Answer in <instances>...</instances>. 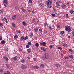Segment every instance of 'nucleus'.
I'll return each mask as SVG.
<instances>
[{"label":"nucleus","instance_id":"obj_1","mask_svg":"<svg viewBox=\"0 0 74 74\" xmlns=\"http://www.w3.org/2000/svg\"><path fill=\"white\" fill-rule=\"evenodd\" d=\"M46 3H47V8H51L52 7L51 5L52 4V0H47L46 1Z\"/></svg>","mask_w":74,"mask_h":74},{"label":"nucleus","instance_id":"obj_2","mask_svg":"<svg viewBox=\"0 0 74 74\" xmlns=\"http://www.w3.org/2000/svg\"><path fill=\"white\" fill-rule=\"evenodd\" d=\"M49 54L48 53H45L43 56L42 59L43 60H45V59H48L49 58Z\"/></svg>","mask_w":74,"mask_h":74},{"label":"nucleus","instance_id":"obj_3","mask_svg":"<svg viewBox=\"0 0 74 74\" xmlns=\"http://www.w3.org/2000/svg\"><path fill=\"white\" fill-rule=\"evenodd\" d=\"M65 29L66 31L68 32V33H70V32L71 31V27L68 26H66L65 27Z\"/></svg>","mask_w":74,"mask_h":74},{"label":"nucleus","instance_id":"obj_4","mask_svg":"<svg viewBox=\"0 0 74 74\" xmlns=\"http://www.w3.org/2000/svg\"><path fill=\"white\" fill-rule=\"evenodd\" d=\"M56 7H57V8H60V5H59V2H57L56 3Z\"/></svg>","mask_w":74,"mask_h":74},{"label":"nucleus","instance_id":"obj_5","mask_svg":"<svg viewBox=\"0 0 74 74\" xmlns=\"http://www.w3.org/2000/svg\"><path fill=\"white\" fill-rule=\"evenodd\" d=\"M40 45H43L44 47H45L46 46V42H42L41 43H40Z\"/></svg>","mask_w":74,"mask_h":74},{"label":"nucleus","instance_id":"obj_6","mask_svg":"<svg viewBox=\"0 0 74 74\" xmlns=\"http://www.w3.org/2000/svg\"><path fill=\"white\" fill-rule=\"evenodd\" d=\"M3 59L6 61V62H8V58L6 57V56H3Z\"/></svg>","mask_w":74,"mask_h":74},{"label":"nucleus","instance_id":"obj_7","mask_svg":"<svg viewBox=\"0 0 74 74\" xmlns=\"http://www.w3.org/2000/svg\"><path fill=\"white\" fill-rule=\"evenodd\" d=\"M22 23L23 24V25L25 26H27V24H26V21H25L22 22Z\"/></svg>","mask_w":74,"mask_h":74},{"label":"nucleus","instance_id":"obj_8","mask_svg":"<svg viewBox=\"0 0 74 74\" xmlns=\"http://www.w3.org/2000/svg\"><path fill=\"white\" fill-rule=\"evenodd\" d=\"M13 60H15V61H17L18 60V57L16 56L13 58Z\"/></svg>","mask_w":74,"mask_h":74},{"label":"nucleus","instance_id":"obj_9","mask_svg":"<svg viewBox=\"0 0 74 74\" xmlns=\"http://www.w3.org/2000/svg\"><path fill=\"white\" fill-rule=\"evenodd\" d=\"M21 68H22V69L25 70L27 68V67L26 66L24 65H23L22 66Z\"/></svg>","mask_w":74,"mask_h":74},{"label":"nucleus","instance_id":"obj_10","mask_svg":"<svg viewBox=\"0 0 74 74\" xmlns=\"http://www.w3.org/2000/svg\"><path fill=\"white\" fill-rule=\"evenodd\" d=\"M16 17V15H13L12 16V19H15Z\"/></svg>","mask_w":74,"mask_h":74},{"label":"nucleus","instance_id":"obj_11","mask_svg":"<svg viewBox=\"0 0 74 74\" xmlns=\"http://www.w3.org/2000/svg\"><path fill=\"white\" fill-rule=\"evenodd\" d=\"M27 52L28 53H30V52H32V50H31V49H27Z\"/></svg>","mask_w":74,"mask_h":74},{"label":"nucleus","instance_id":"obj_12","mask_svg":"<svg viewBox=\"0 0 74 74\" xmlns=\"http://www.w3.org/2000/svg\"><path fill=\"white\" fill-rule=\"evenodd\" d=\"M61 7L64 8L66 7V5L63 4L61 5Z\"/></svg>","mask_w":74,"mask_h":74},{"label":"nucleus","instance_id":"obj_13","mask_svg":"<svg viewBox=\"0 0 74 74\" xmlns=\"http://www.w3.org/2000/svg\"><path fill=\"white\" fill-rule=\"evenodd\" d=\"M8 1L7 0H4L3 1V3H5L6 4H8Z\"/></svg>","mask_w":74,"mask_h":74},{"label":"nucleus","instance_id":"obj_14","mask_svg":"<svg viewBox=\"0 0 74 74\" xmlns=\"http://www.w3.org/2000/svg\"><path fill=\"white\" fill-rule=\"evenodd\" d=\"M21 62L22 63H24L25 62V60L24 59H22L21 60Z\"/></svg>","mask_w":74,"mask_h":74},{"label":"nucleus","instance_id":"obj_15","mask_svg":"<svg viewBox=\"0 0 74 74\" xmlns=\"http://www.w3.org/2000/svg\"><path fill=\"white\" fill-rule=\"evenodd\" d=\"M16 25H15V24L14 23H12V27H15Z\"/></svg>","mask_w":74,"mask_h":74},{"label":"nucleus","instance_id":"obj_16","mask_svg":"<svg viewBox=\"0 0 74 74\" xmlns=\"http://www.w3.org/2000/svg\"><path fill=\"white\" fill-rule=\"evenodd\" d=\"M60 34L62 35L64 34V31H61Z\"/></svg>","mask_w":74,"mask_h":74},{"label":"nucleus","instance_id":"obj_17","mask_svg":"<svg viewBox=\"0 0 74 74\" xmlns=\"http://www.w3.org/2000/svg\"><path fill=\"white\" fill-rule=\"evenodd\" d=\"M3 26V23H0V27H1Z\"/></svg>","mask_w":74,"mask_h":74},{"label":"nucleus","instance_id":"obj_18","mask_svg":"<svg viewBox=\"0 0 74 74\" xmlns=\"http://www.w3.org/2000/svg\"><path fill=\"white\" fill-rule=\"evenodd\" d=\"M34 69H38L39 67L38 66L36 65L34 66Z\"/></svg>","mask_w":74,"mask_h":74},{"label":"nucleus","instance_id":"obj_19","mask_svg":"<svg viewBox=\"0 0 74 74\" xmlns=\"http://www.w3.org/2000/svg\"><path fill=\"white\" fill-rule=\"evenodd\" d=\"M34 30L35 31V32H36L37 33V32H38V29H37V28H35L34 29Z\"/></svg>","mask_w":74,"mask_h":74},{"label":"nucleus","instance_id":"obj_20","mask_svg":"<svg viewBox=\"0 0 74 74\" xmlns=\"http://www.w3.org/2000/svg\"><path fill=\"white\" fill-rule=\"evenodd\" d=\"M35 45L37 47H39V44L38 43H36L35 44Z\"/></svg>","mask_w":74,"mask_h":74},{"label":"nucleus","instance_id":"obj_21","mask_svg":"<svg viewBox=\"0 0 74 74\" xmlns=\"http://www.w3.org/2000/svg\"><path fill=\"white\" fill-rule=\"evenodd\" d=\"M67 44H66V43H64V44H63V46L64 47H67Z\"/></svg>","mask_w":74,"mask_h":74},{"label":"nucleus","instance_id":"obj_22","mask_svg":"<svg viewBox=\"0 0 74 74\" xmlns=\"http://www.w3.org/2000/svg\"><path fill=\"white\" fill-rule=\"evenodd\" d=\"M56 67H60V64H56Z\"/></svg>","mask_w":74,"mask_h":74},{"label":"nucleus","instance_id":"obj_23","mask_svg":"<svg viewBox=\"0 0 74 74\" xmlns=\"http://www.w3.org/2000/svg\"><path fill=\"white\" fill-rule=\"evenodd\" d=\"M21 39L22 40L24 41V40H25V37H24L23 36H21Z\"/></svg>","mask_w":74,"mask_h":74},{"label":"nucleus","instance_id":"obj_24","mask_svg":"<svg viewBox=\"0 0 74 74\" xmlns=\"http://www.w3.org/2000/svg\"><path fill=\"white\" fill-rule=\"evenodd\" d=\"M33 1V0H29L28 1L29 3H32Z\"/></svg>","mask_w":74,"mask_h":74},{"label":"nucleus","instance_id":"obj_25","mask_svg":"<svg viewBox=\"0 0 74 74\" xmlns=\"http://www.w3.org/2000/svg\"><path fill=\"white\" fill-rule=\"evenodd\" d=\"M14 38L15 39L18 38V35H16L15 36H14Z\"/></svg>","mask_w":74,"mask_h":74},{"label":"nucleus","instance_id":"obj_26","mask_svg":"<svg viewBox=\"0 0 74 74\" xmlns=\"http://www.w3.org/2000/svg\"><path fill=\"white\" fill-rule=\"evenodd\" d=\"M53 47V45H50L49 46V48H50V49H51V48H52Z\"/></svg>","mask_w":74,"mask_h":74},{"label":"nucleus","instance_id":"obj_27","mask_svg":"<svg viewBox=\"0 0 74 74\" xmlns=\"http://www.w3.org/2000/svg\"><path fill=\"white\" fill-rule=\"evenodd\" d=\"M69 58H71V59H73V56L71 55V56H69Z\"/></svg>","mask_w":74,"mask_h":74},{"label":"nucleus","instance_id":"obj_28","mask_svg":"<svg viewBox=\"0 0 74 74\" xmlns=\"http://www.w3.org/2000/svg\"><path fill=\"white\" fill-rule=\"evenodd\" d=\"M1 44H4L5 42L4 40H2L1 42Z\"/></svg>","mask_w":74,"mask_h":74},{"label":"nucleus","instance_id":"obj_29","mask_svg":"<svg viewBox=\"0 0 74 74\" xmlns=\"http://www.w3.org/2000/svg\"><path fill=\"white\" fill-rule=\"evenodd\" d=\"M70 13L71 14H73L74 12V11L73 10H71V11H70Z\"/></svg>","mask_w":74,"mask_h":74},{"label":"nucleus","instance_id":"obj_30","mask_svg":"<svg viewBox=\"0 0 74 74\" xmlns=\"http://www.w3.org/2000/svg\"><path fill=\"white\" fill-rule=\"evenodd\" d=\"M51 15L53 17H55V16H56V15L53 13H52L51 14Z\"/></svg>","mask_w":74,"mask_h":74},{"label":"nucleus","instance_id":"obj_31","mask_svg":"<svg viewBox=\"0 0 74 74\" xmlns=\"http://www.w3.org/2000/svg\"><path fill=\"white\" fill-rule=\"evenodd\" d=\"M27 39H28V36H26L24 38V40H26Z\"/></svg>","mask_w":74,"mask_h":74},{"label":"nucleus","instance_id":"obj_32","mask_svg":"<svg viewBox=\"0 0 74 74\" xmlns=\"http://www.w3.org/2000/svg\"><path fill=\"white\" fill-rule=\"evenodd\" d=\"M3 13V11L2 10H0V14H2Z\"/></svg>","mask_w":74,"mask_h":74},{"label":"nucleus","instance_id":"obj_33","mask_svg":"<svg viewBox=\"0 0 74 74\" xmlns=\"http://www.w3.org/2000/svg\"><path fill=\"white\" fill-rule=\"evenodd\" d=\"M39 31L40 33H41L42 32V29H39Z\"/></svg>","mask_w":74,"mask_h":74},{"label":"nucleus","instance_id":"obj_34","mask_svg":"<svg viewBox=\"0 0 74 74\" xmlns=\"http://www.w3.org/2000/svg\"><path fill=\"white\" fill-rule=\"evenodd\" d=\"M57 27L59 29L60 28V25H59V24H57Z\"/></svg>","mask_w":74,"mask_h":74},{"label":"nucleus","instance_id":"obj_35","mask_svg":"<svg viewBox=\"0 0 74 74\" xmlns=\"http://www.w3.org/2000/svg\"><path fill=\"white\" fill-rule=\"evenodd\" d=\"M66 18H69V14H66Z\"/></svg>","mask_w":74,"mask_h":74},{"label":"nucleus","instance_id":"obj_36","mask_svg":"<svg viewBox=\"0 0 74 74\" xmlns=\"http://www.w3.org/2000/svg\"><path fill=\"white\" fill-rule=\"evenodd\" d=\"M7 19H6V18L4 17V18H2V21H5Z\"/></svg>","mask_w":74,"mask_h":74},{"label":"nucleus","instance_id":"obj_37","mask_svg":"<svg viewBox=\"0 0 74 74\" xmlns=\"http://www.w3.org/2000/svg\"><path fill=\"white\" fill-rule=\"evenodd\" d=\"M29 47H30V45H26V48H29Z\"/></svg>","mask_w":74,"mask_h":74},{"label":"nucleus","instance_id":"obj_38","mask_svg":"<svg viewBox=\"0 0 74 74\" xmlns=\"http://www.w3.org/2000/svg\"><path fill=\"white\" fill-rule=\"evenodd\" d=\"M47 51V49L45 48L44 47V49H43V51L44 52H45Z\"/></svg>","mask_w":74,"mask_h":74},{"label":"nucleus","instance_id":"obj_39","mask_svg":"<svg viewBox=\"0 0 74 74\" xmlns=\"http://www.w3.org/2000/svg\"><path fill=\"white\" fill-rule=\"evenodd\" d=\"M6 66L8 67V68H9L10 67V65L8 64H6Z\"/></svg>","mask_w":74,"mask_h":74},{"label":"nucleus","instance_id":"obj_40","mask_svg":"<svg viewBox=\"0 0 74 74\" xmlns=\"http://www.w3.org/2000/svg\"><path fill=\"white\" fill-rule=\"evenodd\" d=\"M14 9L15 10H17V9H18V6H16Z\"/></svg>","mask_w":74,"mask_h":74},{"label":"nucleus","instance_id":"obj_41","mask_svg":"<svg viewBox=\"0 0 74 74\" xmlns=\"http://www.w3.org/2000/svg\"><path fill=\"white\" fill-rule=\"evenodd\" d=\"M39 6L40 7H42V6H43V5L42 4H40Z\"/></svg>","mask_w":74,"mask_h":74},{"label":"nucleus","instance_id":"obj_42","mask_svg":"<svg viewBox=\"0 0 74 74\" xmlns=\"http://www.w3.org/2000/svg\"><path fill=\"white\" fill-rule=\"evenodd\" d=\"M58 49H60L61 50H62V48L61 47H58Z\"/></svg>","mask_w":74,"mask_h":74},{"label":"nucleus","instance_id":"obj_43","mask_svg":"<svg viewBox=\"0 0 74 74\" xmlns=\"http://www.w3.org/2000/svg\"><path fill=\"white\" fill-rule=\"evenodd\" d=\"M28 45H32V43L30 42H28Z\"/></svg>","mask_w":74,"mask_h":74},{"label":"nucleus","instance_id":"obj_44","mask_svg":"<svg viewBox=\"0 0 74 74\" xmlns=\"http://www.w3.org/2000/svg\"><path fill=\"white\" fill-rule=\"evenodd\" d=\"M0 73H3V70L1 69L0 70Z\"/></svg>","mask_w":74,"mask_h":74},{"label":"nucleus","instance_id":"obj_45","mask_svg":"<svg viewBox=\"0 0 74 74\" xmlns=\"http://www.w3.org/2000/svg\"><path fill=\"white\" fill-rule=\"evenodd\" d=\"M41 67H44V65L43 64H41L40 65Z\"/></svg>","mask_w":74,"mask_h":74},{"label":"nucleus","instance_id":"obj_46","mask_svg":"<svg viewBox=\"0 0 74 74\" xmlns=\"http://www.w3.org/2000/svg\"><path fill=\"white\" fill-rule=\"evenodd\" d=\"M5 51H8V48H7L6 49H4Z\"/></svg>","mask_w":74,"mask_h":74},{"label":"nucleus","instance_id":"obj_47","mask_svg":"<svg viewBox=\"0 0 74 74\" xmlns=\"http://www.w3.org/2000/svg\"><path fill=\"white\" fill-rule=\"evenodd\" d=\"M44 48L45 47H42L41 48V50H43Z\"/></svg>","mask_w":74,"mask_h":74},{"label":"nucleus","instance_id":"obj_48","mask_svg":"<svg viewBox=\"0 0 74 74\" xmlns=\"http://www.w3.org/2000/svg\"><path fill=\"white\" fill-rule=\"evenodd\" d=\"M29 36L30 37H32V36H33V34H30V35H29Z\"/></svg>","mask_w":74,"mask_h":74},{"label":"nucleus","instance_id":"obj_49","mask_svg":"<svg viewBox=\"0 0 74 74\" xmlns=\"http://www.w3.org/2000/svg\"><path fill=\"white\" fill-rule=\"evenodd\" d=\"M22 11L23 12H25V11H26V9H24Z\"/></svg>","mask_w":74,"mask_h":74},{"label":"nucleus","instance_id":"obj_50","mask_svg":"<svg viewBox=\"0 0 74 74\" xmlns=\"http://www.w3.org/2000/svg\"><path fill=\"white\" fill-rule=\"evenodd\" d=\"M49 29H52V28H51V25L49 26Z\"/></svg>","mask_w":74,"mask_h":74},{"label":"nucleus","instance_id":"obj_51","mask_svg":"<svg viewBox=\"0 0 74 74\" xmlns=\"http://www.w3.org/2000/svg\"><path fill=\"white\" fill-rule=\"evenodd\" d=\"M32 12L33 14H35V12H34V10H33L32 11Z\"/></svg>","mask_w":74,"mask_h":74},{"label":"nucleus","instance_id":"obj_52","mask_svg":"<svg viewBox=\"0 0 74 74\" xmlns=\"http://www.w3.org/2000/svg\"><path fill=\"white\" fill-rule=\"evenodd\" d=\"M19 51H22V49L21 48H19Z\"/></svg>","mask_w":74,"mask_h":74},{"label":"nucleus","instance_id":"obj_53","mask_svg":"<svg viewBox=\"0 0 74 74\" xmlns=\"http://www.w3.org/2000/svg\"><path fill=\"white\" fill-rule=\"evenodd\" d=\"M10 74V72H9L8 73H4V74Z\"/></svg>","mask_w":74,"mask_h":74},{"label":"nucleus","instance_id":"obj_54","mask_svg":"<svg viewBox=\"0 0 74 74\" xmlns=\"http://www.w3.org/2000/svg\"><path fill=\"white\" fill-rule=\"evenodd\" d=\"M69 51H71V52H73V50L71 49H69Z\"/></svg>","mask_w":74,"mask_h":74},{"label":"nucleus","instance_id":"obj_55","mask_svg":"<svg viewBox=\"0 0 74 74\" xmlns=\"http://www.w3.org/2000/svg\"><path fill=\"white\" fill-rule=\"evenodd\" d=\"M27 58L28 59H30V57H29V56H28L27 57Z\"/></svg>","mask_w":74,"mask_h":74},{"label":"nucleus","instance_id":"obj_56","mask_svg":"<svg viewBox=\"0 0 74 74\" xmlns=\"http://www.w3.org/2000/svg\"><path fill=\"white\" fill-rule=\"evenodd\" d=\"M68 38H70V36L69 35V34H68V36H67Z\"/></svg>","mask_w":74,"mask_h":74},{"label":"nucleus","instance_id":"obj_57","mask_svg":"<svg viewBox=\"0 0 74 74\" xmlns=\"http://www.w3.org/2000/svg\"><path fill=\"white\" fill-rule=\"evenodd\" d=\"M72 34L73 36H74V31H73L72 32Z\"/></svg>","mask_w":74,"mask_h":74},{"label":"nucleus","instance_id":"obj_58","mask_svg":"<svg viewBox=\"0 0 74 74\" xmlns=\"http://www.w3.org/2000/svg\"><path fill=\"white\" fill-rule=\"evenodd\" d=\"M2 40V37L0 36V40Z\"/></svg>","mask_w":74,"mask_h":74},{"label":"nucleus","instance_id":"obj_59","mask_svg":"<svg viewBox=\"0 0 74 74\" xmlns=\"http://www.w3.org/2000/svg\"><path fill=\"white\" fill-rule=\"evenodd\" d=\"M34 61H36L37 60V59H36V58L34 59Z\"/></svg>","mask_w":74,"mask_h":74},{"label":"nucleus","instance_id":"obj_60","mask_svg":"<svg viewBox=\"0 0 74 74\" xmlns=\"http://www.w3.org/2000/svg\"><path fill=\"white\" fill-rule=\"evenodd\" d=\"M5 22L6 23H8V21H7V19L5 20Z\"/></svg>","mask_w":74,"mask_h":74},{"label":"nucleus","instance_id":"obj_61","mask_svg":"<svg viewBox=\"0 0 74 74\" xmlns=\"http://www.w3.org/2000/svg\"><path fill=\"white\" fill-rule=\"evenodd\" d=\"M44 33H47V31L45 30V31H44Z\"/></svg>","mask_w":74,"mask_h":74},{"label":"nucleus","instance_id":"obj_62","mask_svg":"<svg viewBox=\"0 0 74 74\" xmlns=\"http://www.w3.org/2000/svg\"><path fill=\"white\" fill-rule=\"evenodd\" d=\"M44 25H45V26H47V24L46 23H45Z\"/></svg>","mask_w":74,"mask_h":74},{"label":"nucleus","instance_id":"obj_63","mask_svg":"<svg viewBox=\"0 0 74 74\" xmlns=\"http://www.w3.org/2000/svg\"><path fill=\"white\" fill-rule=\"evenodd\" d=\"M21 9L22 10H23L24 9V8H23V7H22L21 8Z\"/></svg>","mask_w":74,"mask_h":74},{"label":"nucleus","instance_id":"obj_64","mask_svg":"<svg viewBox=\"0 0 74 74\" xmlns=\"http://www.w3.org/2000/svg\"><path fill=\"white\" fill-rule=\"evenodd\" d=\"M28 12H31V11H30V10H28Z\"/></svg>","mask_w":74,"mask_h":74}]
</instances>
